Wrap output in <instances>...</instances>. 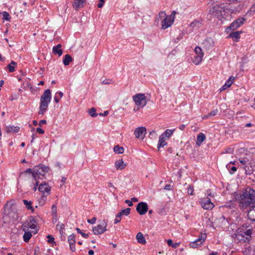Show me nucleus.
Returning a JSON list of instances; mask_svg holds the SVG:
<instances>
[{
  "mask_svg": "<svg viewBox=\"0 0 255 255\" xmlns=\"http://www.w3.org/2000/svg\"><path fill=\"white\" fill-rule=\"evenodd\" d=\"M48 170L49 167L44 165L34 166L32 172L33 189L34 191H36L37 189V186L39 183L38 179L41 178L40 176H43Z\"/></svg>",
  "mask_w": 255,
  "mask_h": 255,
  "instance_id": "f257e3e1",
  "label": "nucleus"
},
{
  "mask_svg": "<svg viewBox=\"0 0 255 255\" xmlns=\"http://www.w3.org/2000/svg\"><path fill=\"white\" fill-rule=\"evenodd\" d=\"M228 10V8H226L223 4H215L210 7L208 15L222 20L225 18V14Z\"/></svg>",
  "mask_w": 255,
  "mask_h": 255,
  "instance_id": "f03ea898",
  "label": "nucleus"
},
{
  "mask_svg": "<svg viewBox=\"0 0 255 255\" xmlns=\"http://www.w3.org/2000/svg\"><path fill=\"white\" fill-rule=\"evenodd\" d=\"M176 11H173L171 14L167 15L165 11H161L158 13V18L161 20V29L165 30L171 26L175 19Z\"/></svg>",
  "mask_w": 255,
  "mask_h": 255,
  "instance_id": "7ed1b4c3",
  "label": "nucleus"
},
{
  "mask_svg": "<svg viewBox=\"0 0 255 255\" xmlns=\"http://www.w3.org/2000/svg\"><path fill=\"white\" fill-rule=\"evenodd\" d=\"M51 98V91L50 89L46 90L40 98V104L39 107V114L43 115L46 111L48 104Z\"/></svg>",
  "mask_w": 255,
  "mask_h": 255,
  "instance_id": "20e7f679",
  "label": "nucleus"
},
{
  "mask_svg": "<svg viewBox=\"0 0 255 255\" xmlns=\"http://www.w3.org/2000/svg\"><path fill=\"white\" fill-rule=\"evenodd\" d=\"M252 233L238 228L232 237L240 242L246 243L250 241L252 238Z\"/></svg>",
  "mask_w": 255,
  "mask_h": 255,
  "instance_id": "39448f33",
  "label": "nucleus"
},
{
  "mask_svg": "<svg viewBox=\"0 0 255 255\" xmlns=\"http://www.w3.org/2000/svg\"><path fill=\"white\" fill-rule=\"evenodd\" d=\"M237 202L239 204V207L242 211H244L248 209V208L253 207L255 205L254 202L251 201L249 198L246 196L243 192L238 197Z\"/></svg>",
  "mask_w": 255,
  "mask_h": 255,
  "instance_id": "423d86ee",
  "label": "nucleus"
},
{
  "mask_svg": "<svg viewBox=\"0 0 255 255\" xmlns=\"http://www.w3.org/2000/svg\"><path fill=\"white\" fill-rule=\"evenodd\" d=\"M132 99L136 106L133 109L134 111L143 108L146 105V98L143 94H137L132 97Z\"/></svg>",
  "mask_w": 255,
  "mask_h": 255,
  "instance_id": "0eeeda50",
  "label": "nucleus"
},
{
  "mask_svg": "<svg viewBox=\"0 0 255 255\" xmlns=\"http://www.w3.org/2000/svg\"><path fill=\"white\" fill-rule=\"evenodd\" d=\"M107 222L105 220H100L97 226L93 228V232L95 235H99L107 231Z\"/></svg>",
  "mask_w": 255,
  "mask_h": 255,
  "instance_id": "6e6552de",
  "label": "nucleus"
},
{
  "mask_svg": "<svg viewBox=\"0 0 255 255\" xmlns=\"http://www.w3.org/2000/svg\"><path fill=\"white\" fill-rule=\"evenodd\" d=\"M195 52L196 54V56L194 57V58L193 60V62L196 65H198L202 61L204 53L200 47H196L195 48Z\"/></svg>",
  "mask_w": 255,
  "mask_h": 255,
  "instance_id": "1a4fd4ad",
  "label": "nucleus"
},
{
  "mask_svg": "<svg viewBox=\"0 0 255 255\" xmlns=\"http://www.w3.org/2000/svg\"><path fill=\"white\" fill-rule=\"evenodd\" d=\"M200 203L202 207L206 210L212 209L214 206L210 199L208 197L201 199Z\"/></svg>",
  "mask_w": 255,
  "mask_h": 255,
  "instance_id": "9d476101",
  "label": "nucleus"
},
{
  "mask_svg": "<svg viewBox=\"0 0 255 255\" xmlns=\"http://www.w3.org/2000/svg\"><path fill=\"white\" fill-rule=\"evenodd\" d=\"M246 21V19L243 17H240L233 22L227 28L232 30H235L242 25Z\"/></svg>",
  "mask_w": 255,
  "mask_h": 255,
  "instance_id": "9b49d317",
  "label": "nucleus"
},
{
  "mask_svg": "<svg viewBox=\"0 0 255 255\" xmlns=\"http://www.w3.org/2000/svg\"><path fill=\"white\" fill-rule=\"evenodd\" d=\"M136 210L139 215H144L148 211V205L145 202H139L137 205Z\"/></svg>",
  "mask_w": 255,
  "mask_h": 255,
  "instance_id": "f8f14e48",
  "label": "nucleus"
},
{
  "mask_svg": "<svg viewBox=\"0 0 255 255\" xmlns=\"http://www.w3.org/2000/svg\"><path fill=\"white\" fill-rule=\"evenodd\" d=\"M255 204V190L248 187L243 192Z\"/></svg>",
  "mask_w": 255,
  "mask_h": 255,
  "instance_id": "ddd939ff",
  "label": "nucleus"
},
{
  "mask_svg": "<svg viewBox=\"0 0 255 255\" xmlns=\"http://www.w3.org/2000/svg\"><path fill=\"white\" fill-rule=\"evenodd\" d=\"M38 190L44 195L48 196L50 194L51 187L45 182H42L39 186Z\"/></svg>",
  "mask_w": 255,
  "mask_h": 255,
  "instance_id": "4468645a",
  "label": "nucleus"
},
{
  "mask_svg": "<svg viewBox=\"0 0 255 255\" xmlns=\"http://www.w3.org/2000/svg\"><path fill=\"white\" fill-rule=\"evenodd\" d=\"M206 237V234H201V237H199L198 239L196 240L195 241L190 243V247L192 248H196L198 246H201L202 243L205 241Z\"/></svg>",
  "mask_w": 255,
  "mask_h": 255,
  "instance_id": "2eb2a0df",
  "label": "nucleus"
},
{
  "mask_svg": "<svg viewBox=\"0 0 255 255\" xmlns=\"http://www.w3.org/2000/svg\"><path fill=\"white\" fill-rule=\"evenodd\" d=\"M146 130L145 127H141L135 128L134 130V135L137 138L143 139L146 134Z\"/></svg>",
  "mask_w": 255,
  "mask_h": 255,
  "instance_id": "dca6fc26",
  "label": "nucleus"
},
{
  "mask_svg": "<svg viewBox=\"0 0 255 255\" xmlns=\"http://www.w3.org/2000/svg\"><path fill=\"white\" fill-rule=\"evenodd\" d=\"M11 217L13 221L16 220L18 219V215L16 213L11 212L8 213V215L5 214L2 217L3 222L4 223H7L10 222L9 218Z\"/></svg>",
  "mask_w": 255,
  "mask_h": 255,
  "instance_id": "f3484780",
  "label": "nucleus"
},
{
  "mask_svg": "<svg viewBox=\"0 0 255 255\" xmlns=\"http://www.w3.org/2000/svg\"><path fill=\"white\" fill-rule=\"evenodd\" d=\"M86 3V0H73V7L76 10L84 7Z\"/></svg>",
  "mask_w": 255,
  "mask_h": 255,
  "instance_id": "a211bd4d",
  "label": "nucleus"
},
{
  "mask_svg": "<svg viewBox=\"0 0 255 255\" xmlns=\"http://www.w3.org/2000/svg\"><path fill=\"white\" fill-rule=\"evenodd\" d=\"M253 223H251L249 222L244 223L241 227H239V229H242L243 230L249 232L253 234L254 226H253Z\"/></svg>",
  "mask_w": 255,
  "mask_h": 255,
  "instance_id": "6ab92c4d",
  "label": "nucleus"
},
{
  "mask_svg": "<svg viewBox=\"0 0 255 255\" xmlns=\"http://www.w3.org/2000/svg\"><path fill=\"white\" fill-rule=\"evenodd\" d=\"M249 210L248 211L247 216L248 219L251 221L255 222V206L253 207H251L249 208Z\"/></svg>",
  "mask_w": 255,
  "mask_h": 255,
  "instance_id": "aec40b11",
  "label": "nucleus"
},
{
  "mask_svg": "<svg viewBox=\"0 0 255 255\" xmlns=\"http://www.w3.org/2000/svg\"><path fill=\"white\" fill-rule=\"evenodd\" d=\"M115 166L117 170H123L126 166L122 159L117 160L115 162Z\"/></svg>",
  "mask_w": 255,
  "mask_h": 255,
  "instance_id": "412c9836",
  "label": "nucleus"
},
{
  "mask_svg": "<svg viewBox=\"0 0 255 255\" xmlns=\"http://www.w3.org/2000/svg\"><path fill=\"white\" fill-rule=\"evenodd\" d=\"M203 44L206 48H209L214 46V41L212 38L208 37L205 39Z\"/></svg>",
  "mask_w": 255,
  "mask_h": 255,
  "instance_id": "4be33fe9",
  "label": "nucleus"
},
{
  "mask_svg": "<svg viewBox=\"0 0 255 255\" xmlns=\"http://www.w3.org/2000/svg\"><path fill=\"white\" fill-rule=\"evenodd\" d=\"M242 33L241 31H237L231 33L228 37L232 38L234 41L238 42L240 38V34Z\"/></svg>",
  "mask_w": 255,
  "mask_h": 255,
  "instance_id": "5701e85b",
  "label": "nucleus"
},
{
  "mask_svg": "<svg viewBox=\"0 0 255 255\" xmlns=\"http://www.w3.org/2000/svg\"><path fill=\"white\" fill-rule=\"evenodd\" d=\"M206 139V136L205 134L202 132H200L197 137V140L196 144L198 146H200L202 142Z\"/></svg>",
  "mask_w": 255,
  "mask_h": 255,
  "instance_id": "b1692460",
  "label": "nucleus"
},
{
  "mask_svg": "<svg viewBox=\"0 0 255 255\" xmlns=\"http://www.w3.org/2000/svg\"><path fill=\"white\" fill-rule=\"evenodd\" d=\"M62 47L61 44H58L56 46L53 47L52 52L55 54H58L59 56L62 55L63 51L61 49Z\"/></svg>",
  "mask_w": 255,
  "mask_h": 255,
  "instance_id": "393cba45",
  "label": "nucleus"
},
{
  "mask_svg": "<svg viewBox=\"0 0 255 255\" xmlns=\"http://www.w3.org/2000/svg\"><path fill=\"white\" fill-rule=\"evenodd\" d=\"M136 239L137 241V242L142 245H145L146 243V240L144 237L143 236V234L141 232H138L136 236Z\"/></svg>",
  "mask_w": 255,
  "mask_h": 255,
  "instance_id": "a878e982",
  "label": "nucleus"
},
{
  "mask_svg": "<svg viewBox=\"0 0 255 255\" xmlns=\"http://www.w3.org/2000/svg\"><path fill=\"white\" fill-rule=\"evenodd\" d=\"M37 222L34 217H30L28 223V226L32 229H35L36 228Z\"/></svg>",
  "mask_w": 255,
  "mask_h": 255,
  "instance_id": "bb28decb",
  "label": "nucleus"
},
{
  "mask_svg": "<svg viewBox=\"0 0 255 255\" xmlns=\"http://www.w3.org/2000/svg\"><path fill=\"white\" fill-rule=\"evenodd\" d=\"M202 25V20L196 19L192 21L190 26L193 28L197 29L201 27Z\"/></svg>",
  "mask_w": 255,
  "mask_h": 255,
  "instance_id": "cd10ccee",
  "label": "nucleus"
},
{
  "mask_svg": "<svg viewBox=\"0 0 255 255\" xmlns=\"http://www.w3.org/2000/svg\"><path fill=\"white\" fill-rule=\"evenodd\" d=\"M166 138L163 137V135H160L159 137V142L158 144V148L159 149L161 147H163L167 143L166 142Z\"/></svg>",
  "mask_w": 255,
  "mask_h": 255,
  "instance_id": "c85d7f7f",
  "label": "nucleus"
},
{
  "mask_svg": "<svg viewBox=\"0 0 255 255\" xmlns=\"http://www.w3.org/2000/svg\"><path fill=\"white\" fill-rule=\"evenodd\" d=\"M23 202L24 204V205L25 206L26 208H27V209L28 210H30L32 212H33L34 211V208H33V207L31 206L32 205V202L29 201H27L26 200H23Z\"/></svg>",
  "mask_w": 255,
  "mask_h": 255,
  "instance_id": "c756f323",
  "label": "nucleus"
},
{
  "mask_svg": "<svg viewBox=\"0 0 255 255\" xmlns=\"http://www.w3.org/2000/svg\"><path fill=\"white\" fill-rule=\"evenodd\" d=\"M72 61V58L69 54L65 55L64 58L63 60V62L64 65L67 66L69 64L70 62Z\"/></svg>",
  "mask_w": 255,
  "mask_h": 255,
  "instance_id": "7c9ffc66",
  "label": "nucleus"
},
{
  "mask_svg": "<svg viewBox=\"0 0 255 255\" xmlns=\"http://www.w3.org/2000/svg\"><path fill=\"white\" fill-rule=\"evenodd\" d=\"M114 151L117 154H121L124 152V148L122 146L117 145L114 146Z\"/></svg>",
  "mask_w": 255,
  "mask_h": 255,
  "instance_id": "2f4dec72",
  "label": "nucleus"
},
{
  "mask_svg": "<svg viewBox=\"0 0 255 255\" xmlns=\"http://www.w3.org/2000/svg\"><path fill=\"white\" fill-rule=\"evenodd\" d=\"M240 162L243 165H247L251 164L250 160L246 157L243 158H240L239 159Z\"/></svg>",
  "mask_w": 255,
  "mask_h": 255,
  "instance_id": "473e14b6",
  "label": "nucleus"
},
{
  "mask_svg": "<svg viewBox=\"0 0 255 255\" xmlns=\"http://www.w3.org/2000/svg\"><path fill=\"white\" fill-rule=\"evenodd\" d=\"M17 63L13 61H11L10 63L7 65V69L9 72H12L14 71L15 68L14 66H16Z\"/></svg>",
  "mask_w": 255,
  "mask_h": 255,
  "instance_id": "72a5a7b5",
  "label": "nucleus"
},
{
  "mask_svg": "<svg viewBox=\"0 0 255 255\" xmlns=\"http://www.w3.org/2000/svg\"><path fill=\"white\" fill-rule=\"evenodd\" d=\"M232 77H231L228 81H226L225 84L224 85V86L221 88V91H223L224 90H225L226 88L229 87L232 84L233 81L231 80Z\"/></svg>",
  "mask_w": 255,
  "mask_h": 255,
  "instance_id": "f704fd0d",
  "label": "nucleus"
},
{
  "mask_svg": "<svg viewBox=\"0 0 255 255\" xmlns=\"http://www.w3.org/2000/svg\"><path fill=\"white\" fill-rule=\"evenodd\" d=\"M175 130V129L173 130L170 129H166L163 133H162L161 135H163V137L166 138L167 139L169 137V136L172 134L173 131Z\"/></svg>",
  "mask_w": 255,
  "mask_h": 255,
  "instance_id": "c9c22d12",
  "label": "nucleus"
},
{
  "mask_svg": "<svg viewBox=\"0 0 255 255\" xmlns=\"http://www.w3.org/2000/svg\"><path fill=\"white\" fill-rule=\"evenodd\" d=\"M32 236V234L30 232H25L23 235V240L25 242H28Z\"/></svg>",
  "mask_w": 255,
  "mask_h": 255,
  "instance_id": "e433bc0d",
  "label": "nucleus"
},
{
  "mask_svg": "<svg viewBox=\"0 0 255 255\" xmlns=\"http://www.w3.org/2000/svg\"><path fill=\"white\" fill-rule=\"evenodd\" d=\"M75 236L74 234H72L68 237V242L70 245H75Z\"/></svg>",
  "mask_w": 255,
  "mask_h": 255,
  "instance_id": "4c0bfd02",
  "label": "nucleus"
},
{
  "mask_svg": "<svg viewBox=\"0 0 255 255\" xmlns=\"http://www.w3.org/2000/svg\"><path fill=\"white\" fill-rule=\"evenodd\" d=\"M130 211V209L129 208H127L126 209H124L121 211V212H120V214L123 216L124 215L126 216H128L129 214Z\"/></svg>",
  "mask_w": 255,
  "mask_h": 255,
  "instance_id": "58836bf2",
  "label": "nucleus"
},
{
  "mask_svg": "<svg viewBox=\"0 0 255 255\" xmlns=\"http://www.w3.org/2000/svg\"><path fill=\"white\" fill-rule=\"evenodd\" d=\"M89 114L92 117H96L97 116V114L96 113V110L94 108H92L89 110Z\"/></svg>",
  "mask_w": 255,
  "mask_h": 255,
  "instance_id": "ea45409f",
  "label": "nucleus"
},
{
  "mask_svg": "<svg viewBox=\"0 0 255 255\" xmlns=\"http://www.w3.org/2000/svg\"><path fill=\"white\" fill-rule=\"evenodd\" d=\"M167 243L169 246L172 247L174 248H176L179 246L178 243L173 244L171 240H168Z\"/></svg>",
  "mask_w": 255,
  "mask_h": 255,
  "instance_id": "a19ab883",
  "label": "nucleus"
},
{
  "mask_svg": "<svg viewBox=\"0 0 255 255\" xmlns=\"http://www.w3.org/2000/svg\"><path fill=\"white\" fill-rule=\"evenodd\" d=\"M122 215H121V214H120V213H119L116 216V218L115 219V222H114V224H116L119 222H120V221H121V218H122Z\"/></svg>",
  "mask_w": 255,
  "mask_h": 255,
  "instance_id": "79ce46f5",
  "label": "nucleus"
},
{
  "mask_svg": "<svg viewBox=\"0 0 255 255\" xmlns=\"http://www.w3.org/2000/svg\"><path fill=\"white\" fill-rule=\"evenodd\" d=\"M56 227L59 230L60 234H63V230L64 229V225L62 223H58Z\"/></svg>",
  "mask_w": 255,
  "mask_h": 255,
  "instance_id": "37998d69",
  "label": "nucleus"
},
{
  "mask_svg": "<svg viewBox=\"0 0 255 255\" xmlns=\"http://www.w3.org/2000/svg\"><path fill=\"white\" fill-rule=\"evenodd\" d=\"M15 201L14 200H11L9 201H7L5 206L11 208L13 206L15 205Z\"/></svg>",
  "mask_w": 255,
  "mask_h": 255,
  "instance_id": "c03bdc74",
  "label": "nucleus"
},
{
  "mask_svg": "<svg viewBox=\"0 0 255 255\" xmlns=\"http://www.w3.org/2000/svg\"><path fill=\"white\" fill-rule=\"evenodd\" d=\"M3 19L4 20H8L9 19V14L6 11H3L1 13Z\"/></svg>",
  "mask_w": 255,
  "mask_h": 255,
  "instance_id": "a18cd8bd",
  "label": "nucleus"
},
{
  "mask_svg": "<svg viewBox=\"0 0 255 255\" xmlns=\"http://www.w3.org/2000/svg\"><path fill=\"white\" fill-rule=\"evenodd\" d=\"M246 174H251L252 173V169H251L248 165H246L244 167Z\"/></svg>",
  "mask_w": 255,
  "mask_h": 255,
  "instance_id": "49530a36",
  "label": "nucleus"
},
{
  "mask_svg": "<svg viewBox=\"0 0 255 255\" xmlns=\"http://www.w3.org/2000/svg\"><path fill=\"white\" fill-rule=\"evenodd\" d=\"M76 230L77 232L80 234L83 237L85 238H88L89 237V234L83 233L79 228H77Z\"/></svg>",
  "mask_w": 255,
  "mask_h": 255,
  "instance_id": "de8ad7c7",
  "label": "nucleus"
},
{
  "mask_svg": "<svg viewBox=\"0 0 255 255\" xmlns=\"http://www.w3.org/2000/svg\"><path fill=\"white\" fill-rule=\"evenodd\" d=\"M47 196L42 195L41 197L39 200V203L41 205H43L45 203Z\"/></svg>",
  "mask_w": 255,
  "mask_h": 255,
  "instance_id": "09e8293b",
  "label": "nucleus"
},
{
  "mask_svg": "<svg viewBox=\"0 0 255 255\" xmlns=\"http://www.w3.org/2000/svg\"><path fill=\"white\" fill-rule=\"evenodd\" d=\"M52 214L53 216H56L57 214V207L55 205H53L51 208Z\"/></svg>",
  "mask_w": 255,
  "mask_h": 255,
  "instance_id": "8fccbe9b",
  "label": "nucleus"
},
{
  "mask_svg": "<svg viewBox=\"0 0 255 255\" xmlns=\"http://www.w3.org/2000/svg\"><path fill=\"white\" fill-rule=\"evenodd\" d=\"M194 192V188L193 186L189 185L187 189V192L189 195H193Z\"/></svg>",
  "mask_w": 255,
  "mask_h": 255,
  "instance_id": "3c124183",
  "label": "nucleus"
},
{
  "mask_svg": "<svg viewBox=\"0 0 255 255\" xmlns=\"http://www.w3.org/2000/svg\"><path fill=\"white\" fill-rule=\"evenodd\" d=\"M113 83L112 80L106 79L102 82V84L104 85L111 84Z\"/></svg>",
  "mask_w": 255,
  "mask_h": 255,
  "instance_id": "603ef678",
  "label": "nucleus"
},
{
  "mask_svg": "<svg viewBox=\"0 0 255 255\" xmlns=\"http://www.w3.org/2000/svg\"><path fill=\"white\" fill-rule=\"evenodd\" d=\"M218 112V109H215L213 111H212L210 113H209V115L210 116H216L217 113Z\"/></svg>",
  "mask_w": 255,
  "mask_h": 255,
  "instance_id": "864d4df0",
  "label": "nucleus"
},
{
  "mask_svg": "<svg viewBox=\"0 0 255 255\" xmlns=\"http://www.w3.org/2000/svg\"><path fill=\"white\" fill-rule=\"evenodd\" d=\"M47 238L48 239V243H52L53 242H54V238L53 237H52L51 236L48 235L47 236Z\"/></svg>",
  "mask_w": 255,
  "mask_h": 255,
  "instance_id": "5fc2aeb1",
  "label": "nucleus"
},
{
  "mask_svg": "<svg viewBox=\"0 0 255 255\" xmlns=\"http://www.w3.org/2000/svg\"><path fill=\"white\" fill-rule=\"evenodd\" d=\"M164 189L166 190H172L173 187L170 184H167L165 186Z\"/></svg>",
  "mask_w": 255,
  "mask_h": 255,
  "instance_id": "6e6d98bb",
  "label": "nucleus"
},
{
  "mask_svg": "<svg viewBox=\"0 0 255 255\" xmlns=\"http://www.w3.org/2000/svg\"><path fill=\"white\" fill-rule=\"evenodd\" d=\"M96 217H93L92 219H91V220H88V222L90 223V224H94L96 221Z\"/></svg>",
  "mask_w": 255,
  "mask_h": 255,
  "instance_id": "4d7b16f0",
  "label": "nucleus"
},
{
  "mask_svg": "<svg viewBox=\"0 0 255 255\" xmlns=\"http://www.w3.org/2000/svg\"><path fill=\"white\" fill-rule=\"evenodd\" d=\"M32 172H33V170H32L30 168H28V169H27L24 172V173H31V178L32 179Z\"/></svg>",
  "mask_w": 255,
  "mask_h": 255,
  "instance_id": "13d9d810",
  "label": "nucleus"
},
{
  "mask_svg": "<svg viewBox=\"0 0 255 255\" xmlns=\"http://www.w3.org/2000/svg\"><path fill=\"white\" fill-rule=\"evenodd\" d=\"M36 131L37 132L40 134H43L44 133V130L40 128H36Z\"/></svg>",
  "mask_w": 255,
  "mask_h": 255,
  "instance_id": "bf43d9fd",
  "label": "nucleus"
},
{
  "mask_svg": "<svg viewBox=\"0 0 255 255\" xmlns=\"http://www.w3.org/2000/svg\"><path fill=\"white\" fill-rule=\"evenodd\" d=\"M125 203H127L128 205V206H130V207H131L133 205V204L131 200H126L125 201Z\"/></svg>",
  "mask_w": 255,
  "mask_h": 255,
  "instance_id": "052dcab7",
  "label": "nucleus"
},
{
  "mask_svg": "<svg viewBox=\"0 0 255 255\" xmlns=\"http://www.w3.org/2000/svg\"><path fill=\"white\" fill-rule=\"evenodd\" d=\"M46 123V121L45 120H42L40 121L38 125L39 126H41L43 124H45Z\"/></svg>",
  "mask_w": 255,
  "mask_h": 255,
  "instance_id": "680f3d73",
  "label": "nucleus"
},
{
  "mask_svg": "<svg viewBox=\"0 0 255 255\" xmlns=\"http://www.w3.org/2000/svg\"><path fill=\"white\" fill-rule=\"evenodd\" d=\"M109 114V112L108 111H105L104 113H100L99 115L103 116H107Z\"/></svg>",
  "mask_w": 255,
  "mask_h": 255,
  "instance_id": "e2e57ef3",
  "label": "nucleus"
},
{
  "mask_svg": "<svg viewBox=\"0 0 255 255\" xmlns=\"http://www.w3.org/2000/svg\"><path fill=\"white\" fill-rule=\"evenodd\" d=\"M185 125H180L179 127V128L180 129V130H183L185 128Z\"/></svg>",
  "mask_w": 255,
  "mask_h": 255,
  "instance_id": "0e129e2a",
  "label": "nucleus"
},
{
  "mask_svg": "<svg viewBox=\"0 0 255 255\" xmlns=\"http://www.w3.org/2000/svg\"><path fill=\"white\" fill-rule=\"evenodd\" d=\"M54 101L58 103L59 102V101H60V98H59L57 96H55L54 98Z\"/></svg>",
  "mask_w": 255,
  "mask_h": 255,
  "instance_id": "69168bd1",
  "label": "nucleus"
},
{
  "mask_svg": "<svg viewBox=\"0 0 255 255\" xmlns=\"http://www.w3.org/2000/svg\"><path fill=\"white\" fill-rule=\"evenodd\" d=\"M131 201L132 202H137L138 201V199H137V198H136L135 197H133V198H131Z\"/></svg>",
  "mask_w": 255,
  "mask_h": 255,
  "instance_id": "338daca9",
  "label": "nucleus"
},
{
  "mask_svg": "<svg viewBox=\"0 0 255 255\" xmlns=\"http://www.w3.org/2000/svg\"><path fill=\"white\" fill-rule=\"evenodd\" d=\"M89 255H94V252L93 250H89L88 252Z\"/></svg>",
  "mask_w": 255,
  "mask_h": 255,
  "instance_id": "774afa93",
  "label": "nucleus"
}]
</instances>
